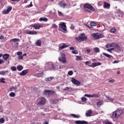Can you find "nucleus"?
<instances>
[{"label": "nucleus", "mask_w": 124, "mask_h": 124, "mask_svg": "<svg viewBox=\"0 0 124 124\" xmlns=\"http://www.w3.org/2000/svg\"><path fill=\"white\" fill-rule=\"evenodd\" d=\"M76 61H77V62H79V61H83V58L82 57L80 56H76Z\"/></svg>", "instance_id": "nucleus-27"}, {"label": "nucleus", "mask_w": 124, "mask_h": 124, "mask_svg": "<svg viewBox=\"0 0 124 124\" xmlns=\"http://www.w3.org/2000/svg\"><path fill=\"white\" fill-rule=\"evenodd\" d=\"M114 43H112L111 44H108L106 45V47L107 48H111V47H113Z\"/></svg>", "instance_id": "nucleus-28"}, {"label": "nucleus", "mask_w": 124, "mask_h": 124, "mask_svg": "<svg viewBox=\"0 0 124 124\" xmlns=\"http://www.w3.org/2000/svg\"><path fill=\"white\" fill-rule=\"evenodd\" d=\"M102 64L100 62H98V63H93L91 65H89L90 67H96V66H98L99 65H101Z\"/></svg>", "instance_id": "nucleus-15"}, {"label": "nucleus", "mask_w": 124, "mask_h": 124, "mask_svg": "<svg viewBox=\"0 0 124 124\" xmlns=\"http://www.w3.org/2000/svg\"><path fill=\"white\" fill-rule=\"evenodd\" d=\"M116 31H117V29H116L115 28L110 29V32L111 33H116Z\"/></svg>", "instance_id": "nucleus-32"}, {"label": "nucleus", "mask_w": 124, "mask_h": 124, "mask_svg": "<svg viewBox=\"0 0 124 124\" xmlns=\"http://www.w3.org/2000/svg\"><path fill=\"white\" fill-rule=\"evenodd\" d=\"M92 97H95L96 98H98V97H99V96L96 93H94L92 94Z\"/></svg>", "instance_id": "nucleus-37"}, {"label": "nucleus", "mask_w": 124, "mask_h": 124, "mask_svg": "<svg viewBox=\"0 0 124 124\" xmlns=\"http://www.w3.org/2000/svg\"><path fill=\"white\" fill-rule=\"evenodd\" d=\"M92 114H93V111L91 109L86 111V117H91L92 116Z\"/></svg>", "instance_id": "nucleus-19"}, {"label": "nucleus", "mask_w": 124, "mask_h": 124, "mask_svg": "<svg viewBox=\"0 0 124 124\" xmlns=\"http://www.w3.org/2000/svg\"><path fill=\"white\" fill-rule=\"evenodd\" d=\"M71 82L74 85H76V86H80L81 85V82L75 79L74 78H72Z\"/></svg>", "instance_id": "nucleus-10"}, {"label": "nucleus", "mask_w": 124, "mask_h": 124, "mask_svg": "<svg viewBox=\"0 0 124 124\" xmlns=\"http://www.w3.org/2000/svg\"><path fill=\"white\" fill-rule=\"evenodd\" d=\"M72 54H74L75 55H77L78 54V50H74L72 51Z\"/></svg>", "instance_id": "nucleus-45"}, {"label": "nucleus", "mask_w": 124, "mask_h": 124, "mask_svg": "<svg viewBox=\"0 0 124 124\" xmlns=\"http://www.w3.org/2000/svg\"><path fill=\"white\" fill-rule=\"evenodd\" d=\"M23 59H24V57H23V56L20 55L18 57V60H23Z\"/></svg>", "instance_id": "nucleus-58"}, {"label": "nucleus", "mask_w": 124, "mask_h": 124, "mask_svg": "<svg viewBox=\"0 0 124 124\" xmlns=\"http://www.w3.org/2000/svg\"><path fill=\"white\" fill-rule=\"evenodd\" d=\"M8 72H9L8 70L0 71V75H2L3 76H5V75H8Z\"/></svg>", "instance_id": "nucleus-20"}, {"label": "nucleus", "mask_w": 124, "mask_h": 124, "mask_svg": "<svg viewBox=\"0 0 124 124\" xmlns=\"http://www.w3.org/2000/svg\"><path fill=\"white\" fill-rule=\"evenodd\" d=\"M59 61L63 63H66L67 61H66V57H65V54L63 53L61 55V56L59 58Z\"/></svg>", "instance_id": "nucleus-7"}, {"label": "nucleus", "mask_w": 124, "mask_h": 124, "mask_svg": "<svg viewBox=\"0 0 124 124\" xmlns=\"http://www.w3.org/2000/svg\"><path fill=\"white\" fill-rule=\"evenodd\" d=\"M122 114H124V110L121 109H117L112 113V116L114 118H119L120 116H121Z\"/></svg>", "instance_id": "nucleus-3"}, {"label": "nucleus", "mask_w": 124, "mask_h": 124, "mask_svg": "<svg viewBox=\"0 0 124 124\" xmlns=\"http://www.w3.org/2000/svg\"><path fill=\"white\" fill-rule=\"evenodd\" d=\"M11 70H12L13 71H16V67L15 66H12L11 67Z\"/></svg>", "instance_id": "nucleus-48"}, {"label": "nucleus", "mask_w": 124, "mask_h": 124, "mask_svg": "<svg viewBox=\"0 0 124 124\" xmlns=\"http://www.w3.org/2000/svg\"><path fill=\"white\" fill-rule=\"evenodd\" d=\"M96 104H97V107H100L101 105H103V103H102V102H97Z\"/></svg>", "instance_id": "nucleus-38"}, {"label": "nucleus", "mask_w": 124, "mask_h": 124, "mask_svg": "<svg viewBox=\"0 0 124 124\" xmlns=\"http://www.w3.org/2000/svg\"><path fill=\"white\" fill-rule=\"evenodd\" d=\"M75 124H88V122L85 121L78 120V121H75Z\"/></svg>", "instance_id": "nucleus-16"}, {"label": "nucleus", "mask_w": 124, "mask_h": 124, "mask_svg": "<svg viewBox=\"0 0 124 124\" xmlns=\"http://www.w3.org/2000/svg\"><path fill=\"white\" fill-rule=\"evenodd\" d=\"M31 27L34 28L35 30H39L40 28H43V24H40L39 23L34 24H32Z\"/></svg>", "instance_id": "nucleus-8"}, {"label": "nucleus", "mask_w": 124, "mask_h": 124, "mask_svg": "<svg viewBox=\"0 0 124 124\" xmlns=\"http://www.w3.org/2000/svg\"><path fill=\"white\" fill-rule=\"evenodd\" d=\"M47 100L43 97H41L37 99L35 102V104L38 106H44L45 105Z\"/></svg>", "instance_id": "nucleus-1"}, {"label": "nucleus", "mask_w": 124, "mask_h": 124, "mask_svg": "<svg viewBox=\"0 0 124 124\" xmlns=\"http://www.w3.org/2000/svg\"><path fill=\"white\" fill-rule=\"evenodd\" d=\"M0 39H4V37L3 36H0Z\"/></svg>", "instance_id": "nucleus-62"}, {"label": "nucleus", "mask_w": 124, "mask_h": 124, "mask_svg": "<svg viewBox=\"0 0 124 124\" xmlns=\"http://www.w3.org/2000/svg\"><path fill=\"white\" fill-rule=\"evenodd\" d=\"M9 95L11 97H14L16 95V94L14 92H11L10 93Z\"/></svg>", "instance_id": "nucleus-35"}, {"label": "nucleus", "mask_w": 124, "mask_h": 124, "mask_svg": "<svg viewBox=\"0 0 124 124\" xmlns=\"http://www.w3.org/2000/svg\"><path fill=\"white\" fill-rule=\"evenodd\" d=\"M92 36L93 37V39H99L100 38H102L104 35L102 34L98 33H94L92 34Z\"/></svg>", "instance_id": "nucleus-6"}, {"label": "nucleus", "mask_w": 124, "mask_h": 124, "mask_svg": "<svg viewBox=\"0 0 124 124\" xmlns=\"http://www.w3.org/2000/svg\"><path fill=\"white\" fill-rule=\"evenodd\" d=\"M71 116H72V117H73V118H75L76 119H79V118H80L79 115H77L74 114H71Z\"/></svg>", "instance_id": "nucleus-36"}, {"label": "nucleus", "mask_w": 124, "mask_h": 124, "mask_svg": "<svg viewBox=\"0 0 124 124\" xmlns=\"http://www.w3.org/2000/svg\"><path fill=\"white\" fill-rule=\"evenodd\" d=\"M57 25L54 24L52 25V28H53V29H57Z\"/></svg>", "instance_id": "nucleus-54"}, {"label": "nucleus", "mask_w": 124, "mask_h": 124, "mask_svg": "<svg viewBox=\"0 0 124 124\" xmlns=\"http://www.w3.org/2000/svg\"><path fill=\"white\" fill-rule=\"evenodd\" d=\"M87 100H88V99H87V98H86L85 97H82L81 98V101H82V102H86V101H87Z\"/></svg>", "instance_id": "nucleus-40"}, {"label": "nucleus", "mask_w": 124, "mask_h": 124, "mask_svg": "<svg viewBox=\"0 0 124 124\" xmlns=\"http://www.w3.org/2000/svg\"><path fill=\"white\" fill-rule=\"evenodd\" d=\"M44 93L46 95H52V94H55V91L49 90H46L44 91Z\"/></svg>", "instance_id": "nucleus-11"}, {"label": "nucleus", "mask_w": 124, "mask_h": 124, "mask_svg": "<svg viewBox=\"0 0 124 124\" xmlns=\"http://www.w3.org/2000/svg\"><path fill=\"white\" fill-rule=\"evenodd\" d=\"M27 34H30V35H33V34H37V32L36 31H26Z\"/></svg>", "instance_id": "nucleus-21"}, {"label": "nucleus", "mask_w": 124, "mask_h": 124, "mask_svg": "<svg viewBox=\"0 0 124 124\" xmlns=\"http://www.w3.org/2000/svg\"><path fill=\"white\" fill-rule=\"evenodd\" d=\"M84 8H86L87 9H89V10H91V11H94V8L89 3H86L84 5Z\"/></svg>", "instance_id": "nucleus-9"}, {"label": "nucleus", "mask_w": 124, "mask_h": 124, "mask_svg": "<svg viewBox=\"0 0 124 124\" xmlns=\"http://www.w3.org/2000/svg\"><path fill=\"white\" fill-rule=\"evenodd\" d=\"M103 55L104 56H105V57H107V58H111V57H112L111 55H110L107 53H103Z\"/></svg>", "instance_id": "nucleus-39"}, {"label": "nucleus", "mask_w": 124, "mask_h": 124, "mask_svg": "<svg viewBox=\"0 0 124 124\" xmlns=\"http://www.w3.org/2000/svg\"><path fill=\"white\" fill-rule=\"evenodd\" d=\"M70 88L67 87L65 89H63V91H67V90H70Z\"/></svg>", "instance_id": "nucleus-59"}, {"label": "nucleus", "mask_w": 124, "mask_h": 124, "mask_svg": "<svg viewBox=\"0 0 124 124\" xmlns=\"http://www.w3.org/2000/svg\"><path fill=\"white\" fill-rule=\"evenodd\" d=\"M58 5L60 7H62V8H65L67 6V3H65V2H63L62 1H61L58 3Z\"/></svg>", "instance_id": "nucleus-13"}, {"label": "nucleus", "mask_w": 124, "mask_h": 124, "mask_svg": "<svg viewBox=\"0 0 124 124\" xmlns=\"http://www.w3.org/2000/svg\"><path fill=\"white\" fill-rule=\"evenodd\" d=\"M9 54H5L3 55H2V58H3V60H4V61H7V60L8 59V58H9Z\"/></svg>", "instance_id": "nucleus-23"}, {"label": "nucleus", "mask_w": 124, "mask_h": 124, "mask_svg": "<svg viewBox=\"0 0 124 124\" xmlns=\"http://www.w3.org/2000/svg\"><path fill=\"white\" fill-rule=\"evenodd\" d=\"M106 97L108 98V100H110V101H114V98L110 96H106Z\"/></svg>", "instance_id": "nucleus-41"}, {"label": "nucleus", "mask_w": 124, "mask_h": 124, "mask_svg": "<svg viewBox=\"0 0 124 124\" xmlns=\"http://www.w3.org/2000/svg\"><path fill=\"white\" fill-rule=\"evenodd\" d=\"M51 66H52V68H51L52 70H56V69H57V68L55 66V65L53 64H51Z\"/></svg>", "instance_id": "nucleus-46"}, {"label": "nucleus", "mask_w": 124, "mask_h": 124, "mask_svg": "<svg viewBox=\"0 0 124 124\" xmlns=\"http://www.w3.org/2000/svg\"><path fill=\"white\" fill-rule=\"evenodd\" d=\"M58 15L59 16H60V17H62L63 16V14H62V12L58 11Z\"/></svg>", "instance_id": "nucleus-42"}, {"label": "nucleus", "mask_w": 124, "mask_h": 124, "mask_svg": "<svg viewBox=\"0 0 124 124\" xmlns=\"http://www.w3.org/2000/svg\"><path fill=\"white\" fill-rule=\"evenodd\" d=\"M4 122H5L4 119H3V118L0 119V123L1 124H3L4 123Z\"/></svg>", "instance_id": "nucleus-50"}, {"label": "nucleus", "mask_w": 124, "mask_h": 124, "mask_svg": "<svg viewBox=\"0 0 124 124\" xmlns=\"http://www.w3.org/2000/svg\"><path fill=\"white\" fill-rule=\"evenodd\" d=\"M0 83L5 84L6 83V82L5 81V78H2L1 79H0Z\"/></svg>", "instance_id": "nucleus-34"}, {"label": "nucleus", "mask_w": 124, "mask_h": 124, "mask_svg": "<svg viewBox=\"0 0 124 124\" xmlns=\"http://www.w3.org/2000/svg\"><path fill=\"white\" fill-rule=\"evenodd\" d=\"M33 5H32V2H30V4L26 6L27 8H30V7H32Z\"/></svg>", "instance_id": "nucleus-43"}, {"label": "nucleus", "mask_w": 124, "mask_h": 124, "mask_svg": "<svg viewBox=\"0 0 124 124\" xmlns=\"http://www.w3.org/2000/svg\"><path fill=\"white\" fill-rule=\"evenodd\" d=\"M22 54V52L21 51H18L17 52V56H21Z\"/></svg>", "instance_id": "nucleus-53"}, {"label": "nucleus", "mask_w": 124, "mask_h": 124, "mask_svg": "<svg viewBox=\"0 0 124 124\" xmlns=\"http://www.w3.org/2000/svg\"><path fill=\"white\" fill-rule=\"evenodd\" d=\"M43 124H49V123H48V122L46 121V122H44Z\"/></svg>", "instance_id": "nucleus-64"}, {"label": "nucleus", "mask_w": 124, "mask_h": 124, "mask_svg": "<svg viewBox=\"0 0 124 124\" xmlns=\"http://www.w3.org/2000/svg\"><path fill=\"white\" fill-rule=\"evenodd\" d=\"M84 96H87V97H92V94H85L84 95Z\"/></svg>", "instance_id": "nucleus-52"}, {"label": "nucleus", "mask_w": 124, "mask_h": 124, "mask_svg": "<svg viewBox=\"0 0 124 124\" xmlns=\"http://www.w3.org/2000/svg\"><path fill=\"white\" fill-rule=\"evenodd\" d=\"M70 29L71 30H74V29H75V26H74V25L71 24V25L70 26Z\"/></svg>", "instance_id": "nucleus-51"}, {"label": "nucleus", "mask_w": 124, "mask_h": 124, "mask_svg": "<svg viewBox=\"0 0 124 124\" xmlns=\"http://www.w3.org/2000/svg\"><path fill=\"white\" fill-rule=\"evenodd\" d=\"M54 79V77H50L49 78H45V81H46V82H49L52 80H53Z\"/></svg>", "instance_id": "nucleus-29"}, {"label": "nucleus", "mask_w": 124, "mask_h": 124, "mask_svg": "<svg viewBox=\"0 0 124 124\" xmlns=\"http://www.w3.org/2000/svg\"><path fill=\"white\" fill-rule=\"evenodd\" d=\"M28 72H29V70H24L19 74V75L20 76H25V75H26L27 74H28Z\"/></svg>", "instance_id": "nucleus-18"}, {"label": "nucleus", "mask_w": 124, "mask_h": 124, "mask_svg": "<svg viewBox=\"0 0 124 124\" xmlns=\"http://www.w3.org/2000/svg\"><path fill=\"white\" fill-rule=\"evenodd\" d=\"M59 30L62 32H66V25L64 22H61L59 24Z\"/></svg>", "instance_id": "nucleus-4"}, {"label": "nucleus", "mask_w": 124, "mask_h": 124, "mask_svg": "<svg viewBox=\"0 0 124 124\" xmlns=\"http://www.w3.org/2000/svg\"><path fill=\"white\" fill-rule=\"evenodd\" d=\"M10 41H12V42H13L12 44L13 45V46L15 47V48H17V47L19 46V42H20L21 40L20 39L14 38L11 39Z\"/></svg>", "instance_id": "nucleus-5"}, {"label": "nucleus", "mask_w": 124, "mask_h": 124, "mask_svg": "<svg viewBox=\"0 0 124 124\" xmlns=\"http://www.w3.org/2000/svg\"><path fill=\"white\" fill-rule=\"evenodd\" d=\"M85 52L87 53H91V52H92V50L87 49L85 50Z\"/></svg>", "instance_id": "nucleus-55"}, {"label": "nucleus", "mask_w": 124, "mask_h": 124, "mask_svg": "<svg viewBox=\"0 0 124 124\" xmlns=\"http://www.w3.org/2000/svg\"><path fill=\"white\" fill-rule=\"evenodd\" d=\"M41 44H42V42L40 40H37L36 42L35 43L36 46H41Z\"/></svg>", "instance_id": "nucleus-26"}, {"label": "nucleus", "mask_w": 124, "mask_h": 124, "mask_svg": "<svg viewBox=\"0 0 124 124\" xmlns=\"http://www.w3.org/2000/svg\"><path fill=\"white\" fill-rule=\"evenodd\" d=\"M75 39L78 42H82V41H84V40H87L88 37L85 33H81L78 37H76Z\"/></svg>", "instance_id": "nucleus-2"}, {"label": "nucleus", "mask_w": 124, "mask_h": 124, "mask_svg": "<svg viewBox=\"0 0 124 124\" xmlns=\"http://www.w3.org/2000/svg\"><path fill=\"white\" fill-rule=\"evenodd\" d=\"M4 63V61H3V60L0 59V64H2V63Z\"/></svg>", "instance_id": "nucleus-56"}, {"label": "nucleus", "mask_w": 124, "mask_h": 124, "mask_svg": "<svg viewBox=\"0 0 124 124\" xmlns=\"http://www.w3.org/2000/svg\"><path fill=\"white\" fill-rule=\"evenodd\" d=\"M93 50L95 52V53H99V52H100V50H99V48L98 47H94L93 48Z\"/></svg>", "instance_id": "nucleus-33"}, {"label": "nucleus", "mask_w": 124, "mask_h": 124, "mask_svg": "<svg viewBox=\"0 0 124 124\" xmlns=\"http://www.w3.org/2000/svg\"><path fill=\"white\" fill-rule=\"evenodd\" d=\"M53 103L54 104H58L59 103V100L58 99H55L53 101Z\"/></svg>", "instance_id": "nucleus-49"}, {"label": "nucleus", "mask_w": 124, "mask_h": 124, "mask_svg": "<svg viewBox=\"0 0 124 124\" xmlns=\"http://www.w3.org/2000/svg\"><path fill=\"white\" fill-rule=\"evenodd\" d=\"M113 49H114V50H115V51H116L117 52H118V51H121V46H120V45H119V44L116 43H114V44H113Z\"/></svg>", "instance_id": "nucleus-12"}, {"label": "nucleus", "mask_w": 124, "mask_h": 124, "mask_svg": "<svg viewBox=\"0 0 124 124\" xmlns=\"http://www.w3.org/2000/svg\"><path fill=\"white\" fill-rule=\"evenodd\" d=\"M113 82H115V80L114 79L109 80L108 81V83H113Z\"/></svg>", "instance_id": "nucleus-61"}, {"label": "nucleus", "mask_w": 124, "mask_h": 124, "mask_svg": "<svg viewBox=\"0 0 124 124\" xmlns=\"http://www.w3.org/2000/svg\"><path fill=\"white\" fill-rule=\"evenodd\" d=\"M104 3V8H107V9H110V4L106 2H105Z\"/></svg>", "instance_id": "nucleus-24"}, {"label": "nucleus", "mask_w": 124, "mask_h": 124, "mask_svg": "<svg viewBox=\"0 0 124 124\" xmlns=\"http://www.w3.org/2000/svg\"><path fill=\"white\" fill-rule=\"evenodd\" d=\"M11 89V90H17V86H12Z\"/></svg>", "instance_id": "nucleus-57"}, {"label": "nucleus", "mask_w": 124, "mask_h": 124, "mask_svg": "<svg viewBox=\"0 0 124 124\" xmlns=\"http://www.w3.org/2000/svg\"><path fill=\"white\" fill-rule=\"evenodd\" d=\"M11 10H12V7H8L7 9L6 10H4L2 11L3 14H8V13H9Z\"/></svg>", "instance_id": "nucleus-14"}, {"label": "nucleus", "mask_w": 124, "mask_h": 124, "mask_svg": "<svg viewBox=\"0 0 124 124\" xmlns=\"http://www.w3.org/2000/svg\"><path fill=\"white\" fill-rule=\"evenodd\" d=\"M114 50H115V48H113L107 49V51H108V52H109V53H111L112 51H114Z\"/></svg>", "instance_id": "nucleus-44"}, {"label": "nucleus", "mask_w": 124, "mask_h": 124, "mask_svg": "<svg viewBox=\"0 0 124 124\" xmlns=\"http://www.w3.org/2000/svg\"><path fill=\"white\" fill-rule=\"evenodd\" d=\"M39 21H40V22H42V21H44V22H47V21H48V18H47L46 17H41V18H40V19H39Z\"/></svg>", "instance_id": "nucleus-25"}, {"label": "nucleus", "mask_w": 124, "mask_h": 124, "mask_svg": "<svg viewBox=\"0 0 124 124\" xmlns=\"http://www.w3.org/2000/svg\"><path fill=\"white\" fill-rule=\"evenodd\" d=\"M68 75H70V76H71V75H73V71H69L68 72Z\"/></svg>", "instance_id": "nucleus-47"}, {"label": "nucleus", "mask_w": 124, "mask_h": 124, "mask_svg": "<svg viewBox=\"0 0 124 124\" xmlns=\"http://www.w3.org/2000/svg\"><path fill=\"white\" fill-rule=\"evenodd\" d=\"M43 75H44V72H42V73H37L36 74V77H38V78L42 77V76H43Z\"/></svg>", "instance_id": "nucleus-30"}, {"label": "nucleus", "mask_w": 124, "mask_h": 124, "mask_svg": "<svg viewBox=\"0 0 124 124\" xmlns=\"http://www.w3.org/2000/svg\"><path fill=\"white\" fill-rule=\"evenodd\" d=\"M91 63H90V61H87L85 62V64L86 65H89V64H90Z\"/></svg>", "instance_id": "nucleus-60"}, {"label": "nucleus", "mask_w": 124, "mask_h": 124, "mask_svg": "<svg viewBox=\"0 0 124 124\" xmlns=\"http://www.w3.org/2000/svg\"><path fill=\"white\" fill-rule=\"evenodd\" d=\"M67 47H69V45L67 44H63L62 46H59V49H64V48H67Z\"/></svg>", "instance_id": "nucleus-22"}, {"label": "nucleus", "mask_w": 124, "mask_h": 124, "mask_svg": "<svg viewBox=\"0 0 124 124\" xmlns=\"http://www.w3.org/2000/svg\"><path fill=\"white\" fill-rule=\"evenodd\" d=\"M23 68H24V67L22 65H19L17 67V69L18 71H21V70H23Z\"/></svg>", "instance_id": "nucleus-31"}, {"label": "nucleus", "mask_w": 124, "mask_h": 124, "mask_svg": "<svg viewBox=\"0 0 124 124\" xmlns=\"http://www.w3.org/2000/svg\"><path fill=\"white\" fill-rule=\"evenodd\" d=\"M86 26L88 28H91V27H95V26H96V23L94 22H90L89 24V23H87Z\"/></svg>", "instance_id": "nucleus-17"}, {"label": "nucleus", "mask_w": 124, "mask_h": 124, "mask_svg": "<svg viewBox=\"0 0 124 124\" xmlns=\"http://www.w3.org/2000/svg\"><path fill=\"white\" fill-rule=\"evenodd\" d=\"M70 50H74V47H72V46L70 47Z\"/></svg>", "instance_id": "nucleus-63"}]
</instances>
